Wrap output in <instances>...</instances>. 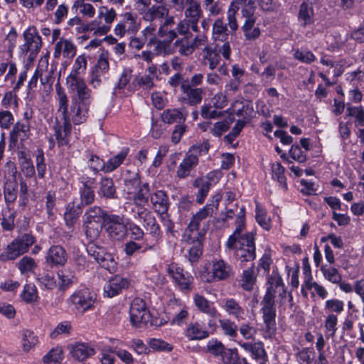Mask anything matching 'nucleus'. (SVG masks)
<instances>
[{"instance_id":"42","label":"nucleus","mask_w":364,"mask_h":364,"mask_svg":"<svg viewBox=\"0 0 364 364\" xmlns=\"http://www.w3.org/2000/svg\"><path fill=\"white\" fill-rule=\"evenodd\" d=\"M257 281V274L254 264L245 269L241 276V287L245 291H252Z\"/></svg>"},{"instance_id":"53","label":"nucleus","mask_w":364,"mask_h":364,"mask_svg":"<svg viewBox=\"0 0 364 364\" xmlns=\"http://www.w3.org/2000/svg\"><path fill=\"white\" fill-rule=\"evenodd\" d=\"M87 157L88 166L93 173H105V162L102 159L92 152H88Z\"/></svg>"},{"instance_id":"55","label":"nucleus","mask_w":364,"mask_h":364,"mask_svg":"<svg viewBox=\"0 0 364 364\" xmlns=\"http://www.w3.org/2000/svg\"><path fill=\"white\" fill-rule=\"evenodd\" d=\"M321 272L324 279L333 284H336L342 281V275L336 267L323 264L321 267Z\"/></svg>"},{"instance_id":"60","label":"nucleus","mask_w":364,"mask_h":364,"mask_svg":"<svg viewBox=\"0 0 364 364\" xmlns=\"http://www.w3.org/2000/svg\"><path fill=\"white\" fill-rule=\"evenodd\" d=\"M22 335L23 350L28 352L38 343V338L30 330H23Z\"/></svg>"},{"instance_id":"15","label":"nucleus","mask_w":364,"mask_h":364,"mask_svg":"<svg viewBox=\"0 0 364 364\" xmlns=\"http://www.w3.org/2000/svg\"><path fill=\"white\" fill-rule=\"evenodd\" d=\"M130 321L132 324L146 323L149 320V311L145 301L140 298H135L131 303Z\"/></svg>"},{"instance_id":"22","label":"nucleus","mask_w":364,"mask_h":364,"mask_svg":"<svg viewBox=\"0 0 364 364\" xmlns=\"http://www.w3.org/2000/svg\"><path fill=\"white\" fill-rule=\"evenodd\" d=\"M68 348L72 357L78 361H84L95 354V348L86 343H75Z\"/></svg>"},{"instance_id":"36","label":"nucleus","mask_w":364,"mask_h":364,"mask_svg":"<svg viewBox=\"0 0 364 364\" xmlns=\"http://www.w3.org/2000/svg\"><path fill=\"white\" fill-rule=\"evenodd\" d=\"M58 282L57 288L60 291H65L75 284L77 279L73 272H68L65 269L59 270L57 273Z\"/></svg>"},{"instance_id":"23","label":"nucleus","mask_w":364,"mask_h":364,"mask_svg":"<svg viewBox=\"0 0 364 364\" xmlns=\"http://www.w3.org/2000/svg\"><path fill=\"white\" fill-rule=\"evenodd\" d=\"M188 116V112L184 107L165 109L161 115L164 123L178 124H184Z\"/></svg>"},{"instance_id":"28","label":"nucleus","mask_w":364,"mask_h":364,"mask_svg":"<svg viewBox=\"0 0 364 364\" xmlns=\"http://www.w3.org/2000/svg\"><path fill=\"white\" fill-rule=\"evenodd\" d=\"M185 335L189 340H203L210 336V332L205 324L198 321L191 322L186 331Z\"/></svg>"},{"instance_id":"3","label":"nucleus","mask_w":364,"mask_h":364,"mask_svg":"<svg viewBox=\"0 0 364 364\" xmlns=\"http://www.w3.org/2000/svg\"><path fill=\"white\" fill-rule=\"evenodd\" d=\"M214 200L211 203L206 204L203 208H200L196 214H194L186 229V231L193 234L195 232L196 237H202L205 232V229H201V226H207L206 218L211 217L218 210L219 202L220 200V196H215Z\"/></svg>"},{"instance_id":"5","label":"nucleus","mask_w":364,"mask_h":364,"mask_svg":"<svg viewBox=\"0 0 364 364\" xmlns=\"http://www.w3.org/2000/svg\"><path fill=\"white\" fill-rule=\"evenodd\" d=\"M132 218L142 223L143 226L149 231L153 236L158 237L161 235L159 225L152 213L145 208V205L133 203L130 210Z\"/></svg>"},{"instance_id":"17","label":"nucleus","mask_w":364,"mask_h":364,"mask_svg":"<svg viewBox=\"0 0 364 364\" xmlns=\"http://www.w3.org/2000/svg\"><path fill=\"white\" fill-rule=\"evenodd\" d=\"M181 102L189 106H196L201 103L205 95V90L202 87H193L185 82L181 85Z\"/></svg>"},{"instance_id":"21","label":"nucleus","mask_w":364,"mask_h":364,"mask_svg":"<svg viewBox=\"0 0 364 364\" xmlns=\"http://www.w3.org/2000/svg\"><path fill=\"white\" fill-rule=\"evenodd\" d=\"M201 56L202 65L208 66L212 70L218 67L221 60L220 50L215 45H206L201 51Z\"/></svg>"},{"instance_id":"7","label":"nucleus","mask_w":364,"mask_h":364,"mask_svg":"<svg viewBox=\"0 0 364 364\" xmlns=\"http://www.w3.org/2000/svg\"><path fill=\"white\" fill-rule=\"evenodd\" d=\"M35 242L36 238L31 234L25 233L19 235L7 246L1 257L2 259L14 260L26 252Z\"/></svg>"},{"instance_id":"63","label":"nucleus","mask_w":364,"mask_h":364,"mask_svg":"<svg viewBox=\"0 0 364 364\" xmlns=\"http://www.w3.org/2000/svg\"><path fill=\"white\" fill-rule=\"evenodd\" d=\"M87 251L89 255L93 257V259L101 266L105 267V262L107 259L105 255V251L102 247L96 246L92 242L87 247Z\"/></svg>"},{"instance_id":"24","label":"nucleus","mask_w":364,"mask_h":364,"mask_svg":"<svg viewBox=\"0 0 364 364\" xmlns=\"http://www.w3.org/2000/svg\"><path fill=\"white\" fill-rule=\"evenodd\" d=\"M90 107L71 102L70 111H68L69 122L76 125L85 122L89 116Z\"/></svg>"},{"instance_id":"31","label":"nucleus","mask_w":364,"mask_h":364,"mask_svg":"<svg viewBox=\"0 0 364 364\" xmlns=\"http://www.w3.org/2000/svg\"><path fill=\"white\" fill-rule=\"evenodd\" d=\"M169 9L166 4L164 3L156 4L153 6H150L145 11L144 14V18L148 21H152L154 20H162L170 16L168 15Z\"/></svg>"},{"instance_id":"30","label":"nucleus","mask_w":364,"mask_h":364,"mask_svg":"<svg viewBox=\"0 0 364 364\" xmlns=\"http://www.w3.org/2000/svg\"><path fill=\"white\" fill-rule=\"evenodd\" d=\"M193 303L197 310L206 314L207 316L215 318L218 314V310L214 306L213 302L207 299L203 295L195 294L193 296Z\"/></svg>"},{"instance_id":"12","label":"nucleus","mask_w":364,"mask_h":364,"mask_svg":"<svg viewBox=\"0 0 364 364\" xmlns=\"http://www.w3.org/2000/svg\"><path fill=\"white\" fill-rule=\"evenodd\" d=\"M107 232L110 238L114 240H122L127 235V225L124 223L122 216L109 214L105 218Z\"/></svg>"},{"instance_id":"43","label":"nucleus","mask_w":364,"mask_h":364,"mask_svg":"<svg viewBox=\"0 0 364 364\" xmlns=\"http://www.w3.org/2000/svg\"><path fill=\"white\" fill-rule=\"evenodd\" d=\"M99 206L90 207L83 215L84 222L102 223L105 222V218L109 215Z\"/></svg>"},{"instance_id":"40","label":"nucleus","mask_w":364,"mask_h":364,"mask_svg":"<svg viewBox=\"0 0 364 364\" xmlns=\"http://www.w3.org/2000/svg\"><path fill=\"white\" fill-rule=\"evenodd\" d=\"M139 241L130 240L124 245V251L127 256L131 257L136 252L141 251L145 253L147 251H152L155 250V246L149 245L147 243H139Z\"/></svg>"},{"instance_id":"9","label":"nucleus","mask_w":364,"mask_h":364,"mask_svg":"<svg viewBox=\"0 0 364 364\" xmlns=\"http://www.w3.org/2000/svg\"><path fill=\"white\" fill-rule=\"evenodd\" d=\"M24 43L20 46L21 53L27 55L29 53L28 58L33 60L42 47L41 37L34 26H29L23 33Z\"/></svg>"},{"instance_id":"64","label":"nucleus","mask_w":364,"mask_h":364,"mask_svg":"<svg viewBox=\"0 0 364 364\" xmlns=\"http://www.w3.org/2000/svg\"><path fill=\"white\" fill-rule=\"evenodd\" d=\"M19 159L22 160L20 164L21 170L26 178H31L35 175V167L31 159L24 152L21 153Z\"/></svg>"},{"instance_id":"58","label":"nucleus","mask_w":364,"mask_h":364,"mask_svg":"<svg viewBox=\"0 0 364 364\" xmlns=\"http://www.w3.org/2000/svg\"><path fill=\"white\" fill-rule=\"evenodd\" d=\"M346 117H354L356 127L364 126V109L362 106L348 105L346 108Z\"/></svg>"},{"instance_id":"59","label":"nucleus","mask_w":364,"mask_h":364,"mask_svg":"<svg viewBox=\"0 0 364 364\" xmlns=\"http://www.w3.org/2000/svg\"><path fill=\"white\" fill-rule=\"evenodd\" d=\"M63 350L60 347L50 350L43 358L44 364H60L63 360Z\"/></svg>"},{"instance_id":"2","label":"nucleus","mask_w":364,"mask_h":364,"mask_svg":"<svg viewBox=\"0 0 364 364\" xmlns=\"http://www.w3.org/2000/svg\"><path fill=\"white\" fill-rule=\"evenodd\" d=\"M255 238L252 232L246 233L244 239L232 242L231 245L225 244L226 250L232 253L235 258L241 262H247L253 261L256 257Z\"/></svg>"},{"instance_id":"45","label":"nucleus","mask_w":364,"mask_h":364,"mask_svg":"<svg viewBox=\"0 0 364 364\" xmlns=\"http://www.w3.org/2000/svg\"><path fill=\"white\" fill-rule=\"evenodd\" d=\"M56 100L58 103V112L61 113L62 118L68 117V98L60 83L55 85Z\"/></svg>"},{"instance_id":"38","label":"nucleus","mask_w":364,"mask_h":364,"mask_svg":"<svg viewBox=\"0 0 364 364\" xmlns=\"http://www.w3.org/2000/svg\"><path fill=\"white\" fill-rule=\"evenodd\" d=\"M314 9L311 4L304 1L299 6L298 20L301 26L306 27L314 23Z\"/></svg>"},{"instance_id":"37","label":"nucleus","mask_w":364,"mask_h":364,"mask_svg":"<svg viewBox=\"0 0 364 364\" xmlns=\"http://www.w3.org/2000/svg\"><path fill=\"white\" fill-rule=\"evenodd\" d=\"M81 213L82 210L80 205H75L74 202H70L66 205L64 220L65 225L69 229L74 227Z\"/></svg>"},{"instance_id":"16","label":"nucleus","mask_w":364,"mask_h":364,"mask_svg":"<svg viewBox=\"0 0 364 364\" xmlns=\"http://www.w3.org/2000/svg\"><path fill=\"white\" fill-rule=\"evenodd\" d=\"M67 251L59 245H52L47 251L45 260L51 268L63 267L68 261Z\"/></svg>"},{"instance_id":"61","label":"nucleus","mask_w":364,"mask_h":364,"mask_svg":"<svg viewBox=\"0 0 364 364\" xmlns=\"http://www.w3.org/2000/svg\"><path fill=\"white\" fill-rule=\"evenodd\" d=\"M225 348L220 341L212 338L207 343L206 351L216 358L220 357L221 358Z\"/></svg>"},{"instance_id":"33","label":"nucleus","mask_w":364,"mask_h":364,"mask_svg":"<svg viewBox=\"0 0 364 364\" xmlns=\"http://www.w3.org/2000/svg\"><path fill=\"white\" fill-rule=\"evenodd\" d=\"M222 308L228 315L232 316L237 321L245 318V310L238 301L233 298H226L223 300Z\"/></svg>"},{"instance_id":"10","label":"nucleus","mask_w":364,"mask_h":364,"mask_svg":"<svg viewBox=\"0 0 364 364\" xmlns=\"http://www.w3.org/2000/svg\"><path fill=\"white\" fill-rule=\"evenodd\" d=\"M167 273L174 285L183 292H189L193 289V277L178 264L172 262L167 267Z\"/></svg>"},{"instance_id":"52","label":"nucleus","mask_w":364,"mask_h":364,"mask_svg":"<svg viewBox=\"0 0 364 364\" xmlns=\"http://www.w3.org/2000/svg\"><path fill=\"white\" fill-rule=\"evenodd\" d=\"M138 191L133 196L134 203L146 205L152 195L150 192V186L148 183H144L138 187Z\"/></svg>"},{"instance_id":"29","label":"nucleus","mask_w":364,"mask_h":364,"mask_svg":"<svg viewBox=\"0 0 364 364\" xmlns=\"http://www.w3.org/2000/svg\"><path fill=\"white\" fill-rule=\"evenodd\" d=\"M87 68V58L85 55H78L73 65L70 73L66 77V83L85 81L80 75L85 73Z\"/></svg>"},{"instance_id":"57","label":"nucleus","mask_w":364,"mask_h":364,"mask_svg":"<svg viewBox=\"0 0 364 364\" xmlns=\"http://www.w3.org/2000/svg\"><path fill=\"white\" fill-rule=\"evenodd\" d=\"M220 327L223 333L230 338H235L237 336V326L229 318H223L219 320Z\"/></svg>"},{"instance_id":"32","label":"nucleus","mask_w":364,"mask_h":364,"mask_svg":"<svg viewBox=\"0 0 364 364\" xmlns=\"http://www.w3.org/2000/svg\"><path fill=\"white\" fill-rule=\"evenodd\" d=\"M98 196L106 199H117V194L114 181L109 177H103L99 183Z\"/></svg>"},{"instance_id":"6","label":"nucleus","mask_w":364,"mask_h":364,"mask_svg":"<svg viewBox=\"0 0 364 364\" xmlns=\"http://www.w3.org/2000/svg\"><path fill=\"white\" fill-rule=\"evenodd\" d=\"M234 275L232 266L222 259L215 258L210 263L204 274L208 283L228 280Z\"/></svg>"},{"instance_id":"19","label":"nucleus","mask_w":364,"mask_h":364,"mask_svg":"<svg viewBox=\"0 0 364 364\" xmlns=\"http://www.w3.org/2000/svg\"><path fill=\"white\" fill-rule=\"evenodd\" d=\"M188 7L185 10V19L188 25V32L191 28L194 32L198 31V23L202 16L200 4L196 1L187 0Z\"/></svg>"},{"instance_id":"41","label":"nucleus","mask_w":364,"mask_h":364,"mask_svg":"<svg viewBox=\"0 0 364 364\" xmlns=\"http://www.w3.org/2000/svg\"><path fill=\"white\" fill-rule=\"evenodd\" d=\"M169 305H176L178 307L179 310L171 319V324L182 326L186 323L189 316L188 307L185 304H183L178 299L171 301Z\"/></svg>"},{"instance_id":"54","label":"nucleus","mask_w":364,"mask_h":364,"mask_svg":"<svg viewBox=\"0 0 364 364\" xmlns=\"http://www.w3.org/2000/svg\"><path fill=\"white\" fill-rule=\"evenodd\" d=\"M173 46L177 49L178 53L182 56H189L194 52L191 41L186 36L176 39Z\"/></svg>"},{"instance_id":"11","label":"nucleus","mask_w":364,"mask_h":364,"mask_svg":"<svg viewBox=\"0 0 364 364\" xmlns=\"http://www.w3.org/2000/svg\"><path fill=\"white\" fill-rule=\"evenodd\" d=\"M66 85L68 90L73 92L71 102L90 107L93 97L91 90L87 87L85 81L68 82Z\"/></svg>"},{"instance_id":"18","label":"nucleus","mask_w":364,"mask_h":364,"mask_svg":"<svg viewBox=\"0 0 364 364\" xmlns=\"http://www.w3.org/2000/svg\"><path fill=\"white\" fill-rule=\"evenodd\" d=\"M62 119V124L56 120L53 126L54 136L59 147L65 146L69 144L72 131V124L69 122L68 118Z\"/></svg>"},{"instance_id":"50","label":"nucleus","mask_w":364,"mask_h":364,"mask_svg":"<svg viewBox=\"0 0 364 364\" xmlns=\"http://www.w3.org/2000/svg\"><path fill=\"white\" fill-rule=\"evenodd\" d=\"M171 43L167 40H156L154 42L153 51L155 55L167 56L174 53V50L171 48Z\"/></svg>"},{"instance_id":"4","label":"nucleus","mask_w":364,"mask_h":364,"mask_svg":"<svg viewBox=\"0 0 364 364\" xmlns=\"http://www.w3.org/2000/svg\"><path fill=\"white\" fill-rule=\"evenodd\" d=\"M275 296L268 289L264 296L262 301L260 311L262 314V320L264 325L265 332L269 336L275 333L277 329L276 315L277 310L274 301Z\"/></svg>"},{"instance_id":"39","label":"nucleus","mask_w":364,"mask_h":364,"mask_svg":"<svg viewBox=\"0 0 364 364\" xmlns=\"http://www.w3.org/2000/svg\"><path fill=\"white\" fill-rule=\"evenodd\" d=\"M129 152V148H124L105 162V173H111L119 168L126 159Z\"/></svg>"},{"instance_id":"56","label":"nucleus","mask_w":364,"mask_h":364,"mask_svg":"<svg viewBox=\"0 0 364 364\" xmlns=\"http://www.w3.org/2000/svg\"><path fill=\"white\" fill-rule=\"evenodd\" d=\"M124 183L129 193L138 188L141 185L139 174L136 171H127Z\"/></svg>"},{"instance_id":"51","label":"nucleus","mask_w":364,"mask_h":364,"mask_svg":"<svg viewBox=\"0 0 364 364\" xmlns=\"http://www.w3.org/2000/svg\"><path fill=\"white\" fill-rule=\"evenodd\" d=\"M233 122L234 117H232L218 121L214 123L213 127L210 129V133L213 136L220 137L230 129V125Z\"/></svg>"},{"instance_id":"25","label":"nucleus","mask_w":364,"mask_h":364,"mask_svg":"<svg viewBox=\"0 0 364 364\" xmlns=\"http://www.w3.org/2000/svg\"><path fill=\"white\" fill-rule=\"evenodd\" d=\"M150 201L154 210L159 215L168 212L170 202L168 196L165 191L162 190L155 191L151 196Z\"/></svg>"},{"instance_id":"1","label":"nucleus","mask_w":364,"mask_h":364,"mask_svg":"<svg viewBox=\"0 0 364 364\" xmlns=\"http://www.w3.org/2000/svg\"><path fill=\"white\" fill-rule=\"evenodd\" d=\"M97 301V294L87 287L77 289L65 299L67 309L75 315L93 311Z\"/></svg>"},{"instance_id":"46","label":"nucleus","mask_w":364,"mask_h":364,"mask_svg":"<svg viewBox=\"0 0 364 364\" xmlns=\"http://www.w3.org/2000/svg\"><path fill=\"white\" fill-rule=\"evenodd\" d=\"M193 186L198 188L196 195V202L199 204L203 203L211 187L210 183L203 177H198L194 181Z\"/></svg>"},{"instance_id":"44","label":"nucleus","mask_w":364,"mask_h":364,"mask_svg":"<svg viewBox=\"0 0 364 364\" xmlns=\"http://www.w3.org/2000/svg\"><path fill=\"white\" fill-rule=\"evenodd\" d=\"M82 228L88 241L90 242H93L100 235L102 228V223L83 221Z\"/></svg>"},{"instance_id":"20","label":"nucleus","mask_w":364,"mask_h":364,"mask_svg":"<svg viewBox=\"0 0 364 364\" xmlns=\"http://www.w3.org/2000/svg\"><path fill=\"white\" fill-rule=\"evenodd\" d=\"M130 281L119 274L112 277L104 286V294L108 297H114L121 293L123 289H127Z\"/></svg>"},{"instance_id":"48","label":"nucleus","mask_w":364,"mask_h":364,"mask_svg":"<svg viewBox=\"0 0 364 364\" xmlns=\"http://www.w3.org/2000/svg\"><path fill=\"white\" fill-rule=\"evenodd\" d=\"M271 168L272 178L278 182L281 188L287 190V178L284 176L285 168L279 162L272 164Z\"/></svg>"},{"instance_id":"27","label":"nucleus","mask_w":364,"mask_h":364,"mask_svg":"<svg viewBox=\"0 0 364 364\" xmlns=\"http://www.w3.org/2000/svg\"><path fill=\"white\" fill-rule=\"evenodd\" d=\"M77 48L72 41L66 38H60L55 45L53 56L59 58L61 53L66 58H73L76 54Z\"/></svg>"},{"instance_id":"35","label":"nucleus","mask_w":364,"mask_h":364,"mask_svg":"<svg viewBox=\"0 0 364 364\" xmlns=\"http://www.w3.org/2000/svg\"><path fill=\"white\" fill-rule=\"evenodd\" d=\"M220 360L223 364H251L239 353L236 348H225Z\"/></svg>"},{"instance_id":"47","label":"nucleus","mask_w":364,"mask_h":364,"mask_svg":"<svg viewBox=\"0 0 364 364\" xmlns=\"http://www.w3.org/2000/svg\"><path fill=\"white\" fill-rule=\"evenodd\" d=\"M229 36L226 24L220 18H218L213 25V38L215 41H226Z\"/></svg>"},{"instance_id":"26","label":"nucleus","mask_w":364,"mask_h":364,"mask_svg":"<svg viewBox=\"0 0 364 364\" xmlns=\"http://www.w3.org/2000/svg\"><path fill=\"white\" fill-rule=\"evenodd\" d=\"M236 228L232 235L229 236L225 243L231 245L232 242L244 239L246 237V233L243 234L242 232L245 228V206L240 207L237 218L235 219Z\"/></svg>"},{"instance_id":"49","label":"nucleus","mask_w":364,"mask_h":364,"mask_svg":"<svg viewBox=\"0 0 364 364\" xmlns=\"http://www.w3.org/2000/svg\"><path fill=\"white\" fill-rule=\"evenodd\" d=\"M255 218L258 224L264 230H269L271 228V219L267 215L266 209L257 201H255Z\"/></svg>"},{"instance_id":"62","label":"nucleus","mask_w":364,"mask_h":364,"mask_svg":"<svg viewBox=\"0 0 364 364\" xmlns=\"http://www.w3.org/2000/svg\"><path fill=\"white\" fill-rule=\"evenodd\" d=\"M37 280L41 289L53 290L57 287V281L53 273H45L40 275Z\"/></svg>"},{"instance_id":"14","label":"nucleus","mask_w":364,"mask_h":364,"mask_svg":"<svg viewBox=\"0 0 364 364\" xmlns=\"http://www.w3.org/2000/svg\"><path fill=\"white\" fill-rule=\"evenodd\" d=\"M238 345L256 362L259 363H268V355L262 341L259 340L249 342L240 341Z\"/></svg>"},{"instance_id":"13","label":"nucleus","mask_w":364,"mask_h":364,"mask_svg":"<svg viewBox=\"0 0 364 364\" xmlns=\"http://www.w3.org/2000/svg\"><path fill=\"white\" fill-rule=\"evenodd\" d=\"M122 20L114 28L115 35L122 37L126 33L134 34L140 27L137 14L132 12H126L122 15Z\"/></svg>"},{"instance_id":"8","label":"nucleus","mask_w":364,"mask_h":364,"mask_svg":"<svg viewBox=\"0 0 364 364\" xmlns=\"http://www.w3.org/2000/svg\"><path fill=\"white\" fill-rule=\"evenodd\" d=\"M188 33V25L186 21L175 23L173 16H167L159 26L158 36L172 42L178 35L186 36Z\"/></svg>"},{"instance_id":"34","label":"nucleus","mask_w":364,"mask_h":364,"mask_svg":"<svg viewBox=\"0 0 364 364\" xmlns=\"http://www.w3.org/2000/svg\"><path fill=\"white\" fill-rule=\"evenodd\" d=\"M199 237L188 235L186 239L187 242L191 244V247L188 250V258L191 264L197 262L203 253V244Z\"/></svg>"}]
</instances>
